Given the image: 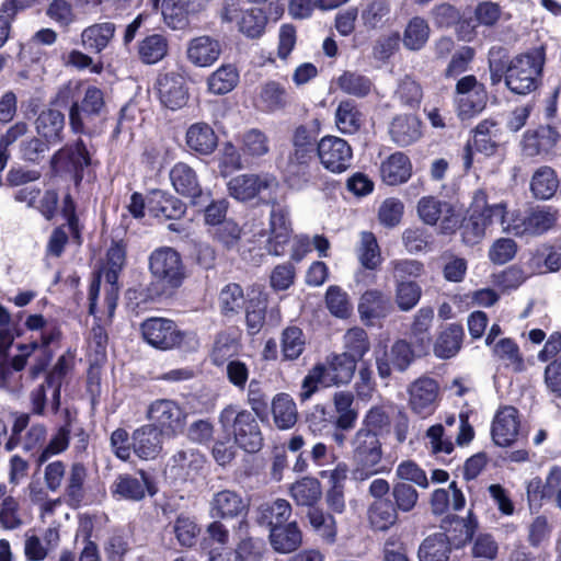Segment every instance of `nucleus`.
<instances>
[{"instance_id": "nucleus-1", "label": "nucleus", "mask_w": 561, "mask_h": 561, "mask_svg": "<svg viewBox=\"0 0 561 561\" xmlns=\"http://www.w3.org/2000/svg\"><path fill=\"white\" fill-rule=\"evenodd\" d=\"M351 477L364 482L374 476L389 473L390 465L383 458L382 444L375 434L358 430L351 439Z\"/></svg>"}, {"instance_id": "nucleus-2", "label": "nucleus", "mask_w": 561, "mask_h": 561, "mask_svg": "<svg viewBox=\"0 0 561 561\" xmlns=\"http://www.w3.org/2000/svg\"><path fill=\"white\" fill-rule=\"evenodd\" d=\"M357 365L345 354H331L323 363L314 365L302 380L300 400H309L319 388L343 386L351 382Z\"/></svg>"}, {"instance_id": "nucleus-3", "label": "nucleus", "mask_w": 561, "mask_h": 561, "mask_svg": "<svg viewBox=\"0 0 561 561\" xmlns=\"http://www.w3.org/2000/svg\"><path fill=\"white\" fill-rule=\"evenodd\" d=\"M505 203L489 204L484 191H477L470 207V215L461 225L462 241L468 245L479 243L485 236L486 230L495 224L502 227L506 222Z\"/></svg>"}, {"instance_id": "nucleus-4", "label": "nucleus", "mask_w": 561, "mask_h": 561, "mask_svg": "<svg viewBox=\"0 0 561 561\" xmlns=\"http://www.w3.org/2000/svg\"><path fill=\"white\" fill-rule=\"evenodd\" d=\"M222 433L240 448L255 453L262 446V434L253 414L236 404L225 407L218 416Z\"/></svg>"}, {"instance_id": "nucleus-5", "label": "nucleus", "mask_w": 561, "mask_h": 561, "mask_svg": "<svg viewBox=\"0 0 561 561\" xmlns=\"http://www.w3.org/2000/svg\"><path fill=\"white\" fill-rule=\"evenodd\" d=\"M545 59L542 48H536L512 58L507 62L505 71L507 89L519 95L535 91L540 82Z\"/></svg>"}, {"instance_id": "nucleus-6", "label": "nucleus", "mask_w": 561, "mask_h": 561, "mask_svg": "<svg viewBox=\"0 0 561 561\" xmlns=\"http://www.w3.org/2000/svg\"><path fill=\"white\" fill-rule=\"evenodd\" d=\"M105 108L104 93L94 85L85 88L82 100L71 104L69 125L75 134L92 136L96 133L94 122Z\"/></svg>"}, {"instance_id": "nucleus-7", "label": "nucleus", "mask_w": 561, "mask_h": 561, "mask_svg": "<svg viewBox=\"0 0 561 561\" xmlns=\"http://www.w3.org/2000/svg\"><path fill=\"white\" fill-rule=\"evenodd\" d=\"M249 501L236 490L224 489L211 494L208 501V515L213 519L229 520L242 517L237 526L240 533H247L249 522L245 518L249 512Z\"/></svg>"}, {"instance_id": "nucleus-8", "label": "nucleus", "mask_w": 561, "mask_h": 561, "mask_svg": "<svg viewBox=\"0 0 561 561\" xmlns=\"http://www.w3.org/2000/svg\"><path fill=\"white\" fill-rule=\"evenodd\" d=\"M149 271L164 287L178 288L185 278V267L180 253L170 247H161L149 255Z\"/></svg>"}, {"instance_id": "nucleus-9", "label": "nucleus", "mask_w": 561, "mask_h": 561, "mask_svg": "<svg viewBox=\"0 0 561 561\" xmlns=\"http://www.w3.org/2000/svg\"><path fill=\"white\" fill-rule=\"evenodd\" d=\"M146 417L161 431L168 438L181 434L185 427L186 413L184 409L172 399H157L152 401L146 412Z\"/></svg>"}, {"instance_id": "nucleus-10", "label": "nucleus", "mask_w": 561, "mask_h": 561, "mask_svg": "<svg viewBox=\"0 0 561 561\" xmlns=\"http://www.w3.org/2000/svg\"><path fill=\"white\" fill-rule=\"evenodd\" d=\"M488 92L483 83L472 75L460 78L455 88V104L461 119L480 114L486 106Z\"/></svg>"}, {"instance_id": "nucleus-11", "label": "nucleus", "mask_w": 561, "mask_h": 561, "mask_svg": "<svg viewBox=\"0 0 561 561\" xmlns=\"http://www.w3.org/2000/svg\"><path fill=\"white\" fill-rule=\"evenodd\" d=\"M25 328L32 333L31 340L28 344L20 345L19 350L42 351L46 357L41 366L34 367L33 374L35 375L43 370L50 359L51 353L48 351V346L58 341L61 333L54 321L42 314H30L25 320Z\"/></svg>"}, {"instance_id": "nucleus-12", "label": "nucleus", "mask_w": 561, "mask_h": 561, "mask_svg": "<svg viewBox=\"0 0 561 561\" xmlns=\"http://www.w3.org/2000/svg\"><path fill=\"white\" fill-rule=\"evenodd\" d=\"M322 167L332 173L348 170L353 161V150L348 142L336 136H324L317 145Z\"/></svg>"}, {"instance_id": "nucleus-13", "label": "nucleus", "mask_w": 561, "mask_h": 561, "mask_svg": "<svg viewBox=\"0 0 561 561\" xmlns=\"http://www.w3.org/2000/svg\"><path fill=\"white\" fill-rule=\"evenodd\" d=\"M439 387L430 377H420L408 387V405L421 419L434 414L437 408Z\"/></svg>"}, {"instance_id": "nucleus-14", "label": "nucleus", "mask_w": 561, "mask_h": 561, "mask_svg": "<svg viewBox=\"0 0 561 561\" xmlns=\"http://www.w3.org/2000/svg\"><path fill=\"white\" fill-rule=\"evenodd\" d=\"M110 492L117 501L139 502L146 494L153 495L156 489L150 477L144 470H139L136 474H118L111 484Z\"/></svg>"}, {"instance_id": "nucleus-15", "label": "nucleus", "mask_w": 561, "mask_h": 561, "mask_svg": "<svg viewBox=\"0 0 561 561\" xmlns=\"http://www.w3.org/2000/svg\"><path fill=\"white\" fill-rule=\"evenodd\" d=\"M210 0H163L162 15L164 23L174 31L185 30L191 18L205 11Z\"/></svg>"}, {"instance_id": "nucleus-16", "label": "nucleus", "mask_w": 561, "mask_h": 561, "mask_svg": "<svg viewBox=\"0 0 561 561\" xmlns=\"http://www.w3.org/2000/svg\"><path fill=\"white\" fill-rule=\"evenodd\" d=\"M141 332L148 344L160 350L173 348L182 341V333L176 324L163 318L147 319L141 324Z\"/></svg>"}, {"instance_id": "nucleus-17", "label": "nucleus", "mask_w": 561, "mask_h": 561, "mask_svg": "<svg viewBox=\"0 0 561 561\" xmlns=\"http://www.w3.org/2000/svg\"><path fill=\"white\" fill-rule=\"evenodd\" d=\"M414 359V352L405 340L396 341L390 351L375 352V360L378 375L381 379L391 376V366L399 371H404Z\"/></svg>"}, {"instance_id": "nucleus-18", "label": "nucleus", "mask_w": 561, "mask_h": 561, "mask_svg": "<svg viewBox=\"0 0 561 561\" xmlns=\"http://www.w3.org/2000/svg\"><path fill=\"white\" fill-rule=\"evenodd\" d=\"M556 215L546 208L531 210L522 219L506 221L503 230L515 236H539L547 232L556 224Z\"/></svg>"}, {"instance_id": "nucleus-19", "label": "nucleus", "mask_w": 561, "mask_h": 561, "mask_svg": "<svg viewBox=\"0 0 561 561\" xmlns=\"http://www.w3.org/2000/svg\"><path fill=\"white\" fill-rule=\"evenodd\" d=\"M275 184V179L272 175L245 173L230 179L227 188L231 197L247 202L255 198Z\"/></svg>"}, {"instance_id": "nucleus-20", "label": "nucleus", "mask_w": 561, "mask_h": 561, "mask_svg": "<svg viewBox=\"0 0 561 561\" xmlns=\"http://www.w3.org/2000/svg\"><path fill=\"white\" fill-rule=\"evenodd\" d=\"M156 87L161 103L172 110L183 107L188 100V91L183 76L175 72L160 75Z\"/></svg>"}, {"instance_id": "nucleus-21", "label": "nucleus", "mask_w": 561, "mask_h": 561, "mask_svg": "<svg viewBox=\"0 0 561 561\" xmlns=\"http://www.w3.org/2000/svg\"><path fill=\"white\" fill-rule=\"evenodd\" d=\"M290 233L289 210L287 207L274 203L270 213L268 252L276 256L282 255Z\"/></svg>"}, {"instance_id": "nucleus-22", "label": "nucleus", "mask_w": 561, "mask_h": 561, "mask_svg": "<svg viewBox=\"0 0 561 561\" xmlns=\"http://www.w3.org/2000/svg\"><path fill=\"white\" fill-rule=\"evenodd\" d=\"M165 435L153 425H142L131 434V447L134 454L141 460L158 458L163 448Z\"/></svg>"}, {"instance_id": "nucleus-23", "label": "nucleus", "mask_w": 561, "mask_h": 561, "mask_svg": "<svg viewBox=\"0 0 561 561\" xmlns=\"http://www.w3.org/2000/svg\"><path fill=\"white\" fill-rule=\"evenodd\" d=\"M561 141V133L551 125L540 126L524 134L522 148L527 156L551 153Z\"/></svg>"}, {"instance_id": "nucleus-24", "label": "nucleus", "mask_w": 561, "mask_h": 561, "mask_svg": "<svg viewBox=\"0 0 561 561\" xmlns=\"http://www.w3.org/2000/svg\"><path fill=\"white\" fill-rule=\"evenodd\" d=\"M518 411L511 405L501 408L492 422L491 434L494 443L499 446L513 444L519 434Z\"/></svg>"}, {"instance_id": "nucleus-25", "label": "nucleus", "mask_w": 561, "mask_h": 561, "mask_svg": "<svg viewBox=\"0 0 561 561\" xmlns=\"http://www.w3.org/2000/svg\"><path fill=\"white\" fill-rule=\"evenodd\" d=\"M54 165L64 164L75 172L77 182L82 179V171L91 163V153L82 139L59 149L51 158Z\"/></svg>"}, {"instance_id": "nucleus-26", "label": "nucleus", "mask_w": 561, "mask_h": 561, "mask_svg": "<svg viewBox=\"0 0 561 561\" xmlns=\"http://www.w3.org/2000/svg\"><path fill=\"white\" fill-rule=\"evenodd\" d=\"M147 208L153 217L160 220H178L186 211V206L182 201L161 190H152L148 194Z\"/></svg>"}, {"instance_id": "nucleus-27", "label": "nucleus", "mask_w": 561, "mask_h": 561, "mask_svg": "<svg viewBox=\"0 0 561 561\" xmlns=\"http://www.w3.org/2000/svg\"><path fill=\"white\" fill-rule=\"evenodd\" d=\"M313 152L307 150H291L283 167L286 181L291 187L301 188L311 180L310 165Z\"/></svg>"}, {"instance_id": "nucleus-28", "label": "nucleus", "mask_w": 561, "mask_h": 561, "mask_svg": "<svg viewBox=\"0 0 561 561\" xmlns=\"http://www.w3.org/2000/svg\"><path fill=\"white\" fill-rule=\"evenodd\" d=\"M30 400L33 414H56L60 407V387L45 379L31 391Z\"/></svg>"}, {"instance_id": "nucleus-29", "label": "nucleus", "mask_w": 561, "mask_h": 561, "mask_svg": "<svg viewBox=\"0 0 561 561\" xmlns=\"http://www.w3.org/2000/svg\"><path fill=\"white\" fill-rule=\"evenodd\" d=\"M379 172L387 185H400L411 178L412 162L405 153L398 151L381 161Z\"/></svg>"}, {"instance_id": "nucleus-30", "label": "nucleus", "mask_w": 561, "mask_h": 561, "mask_svg": "<svg viewBox=\"0 0 561 561\" xmlns=\"http://www.w3.org/2000/svg\"><path fill=\"white\" fill-rule=\"evenodd\" d=\"M221 54L220 43L207 35L198 36L188 42L186 56L196 67H209Z\"/></svg>"}, {"instance_id": "nucleus-31", "label": "nucleus", "mask_w": 561, "mask_h": 561, "mask_svg": "<svg viewBox=\"0 0 561 561\" xmlns=\"http://www.w3.org/2000/svg\"><path fill=\"white\" fill-rule=\"evenodd\" d=\"M30 416L28 414H21L19 415L13 424L12 427V435L5 443L7 450H12L16 446L21 445L22 448L26 451H31L34 449L38 444H41L46 436V428L43 425H33L26 433L24 439L20 440L21 433L26 428L28 425Z\"/></svg>"}, {"instance_id": "nucleus-32", "label": "nucleus", "mask_w": 561, "mask_h": 561, "mask_svg": "<svg viewBox=\"0 0 561 561\" xmlns=\"http://www.w3.org/2000/svg\"><path fill=\"white\" fill-rule=\"evenodd\" d=\"M170 180L179 194L192 198L194 203L202 196L203 191L197 174L188 164L175 163L170 171Z\"/></svg>"}, {"instance_id": "nucleus-33", "label": "nucleus", "mask_w": 561, "mask_h": 561, "mask_svg": "<svg viewBox=\"0 0 561 561\" xmlns=\"http://www.w3.org/2000/svg\"><path fill=\"white\" fill-rule=\"evenodd\" d=\"M422 124L414 115H399L394 117L389 127L393 142L400 147L410 146L420 139Z\"/></svg>"}, {"instance_id": "nucleus-34", "label": "nucleus", "mask_w": 561, "mask_h": 561, "mask_svg": "<svg viewBox=\"0 0 561 561\" xmlns=\"http://www.w3.org/2000/svg\"><path fill=\"white\" fill-rule=\"evenodd\" d=\"M445 536L449 540L450 547L459 549L473 539V535L478 529V520L471 512L466 518L454 516L449 522H445L443 526Z\"/></svg>"}, {"instance_id": "nucleus-35", "label": "nucleus", "mask_w": 561, "mask_h": 561, "mask_svg": "<svg viewBox=\"0 0 561 561\" xmlns=\"http://www.w3.org/2000/svg\"><path fill=\"white\" fill-rule=\"evenodd\" d=\"M466 497L453 481L447 489H436L431 496V510L434 515H443L450 510L460 511L465 507Z\"/></svg>"}, {"instance_id": "nucleus-36", "label": "nucleus", "mask_w": 561, "mask_h": 561, "mask_svg": "<svg viewBox=\"0 0 561 561\" xmlns=\"http://www.w3.org/2000/svg\"><path fill=\"white\" fill-rule=\"evenodd\" d=\"M270 542L278 553H290L302 542V535L296 522L277 525L270 529Z\"/></svg>"}, {"instance_id": "nucleus-37", "label": "nucleus", "mask_w": 561, "mask_h": 561, "mask_svg": "<svg viewBox=\"0 0 561 561\" xmlns=\"http://www.w3.org/2000/svg\"><path fill=\"white\" fill-rule=\"evenodd\" d=\"M185 138L187 147L199 154H210L218 144L217 135L206 123L191 125Z\"/></svg>"}, {"instance_id": "nucleus-38", "label": "nucleus", "mask_w": 561, "mask_h": 561, "mask_svg": "<svg viewBox=\"0 0 561 561\" xmlns=\"http://www.w3.org/2000/svg\"><path fill=\"white\" fill-rule=\"evenodd\" d=\"M240 150L244 161L261 159L271 150L270 137L259 128L248 129L240 137Z\"/></svg>"}, {"instance_id": "nucleus-39", "label": "nucleus", "mask_w": 561, "mask_h": 561, "mask_svg": "<svg viewBox=\"0 0 561 561\" xmlns=\"http://www.w3.org/2000/svg\"><path fill=\"white\" fill-rule=\"evenodd\" d=\"M37 134L47 142L57 144L61 140L65 127L64 114L54 108L44 110L35 121Z\"/></svg>"}, {"instance_id": "nucleus-40", "label": "nucleus", "mask_w": 561, "mask_h": 561, "mask_svg": "<svg viewBox=\"0 0 561 561\" xmlns=\"http://www.w3.org/2000/svg\"><path fill=\"white\" fill-rule=\"evenodd\" d=\"M391 309L389 298L379 289L366 290L359 300L358 312L362 319L383 318Z\"/></svg>"}, {"instance_id": "nucleus-41", "label": "nucleus", "mask_w": 561, "mask_h": 561, "mask_svg": "<svg viewBox=\"0 0 561 561\" xmlns=\"http://www.w3.org/2000/svg\"><path fill=\"white\" fill-rule=\"evenodd\" d=\"M500 129L493 119H484L474 128L472 147L485 156H493L499 146Z\"/></svg>"}, {"instance_id": "nucleus-42", "label": "nucleus", "mask_w": 561, "mask_h": 561, "mask_svg": "<svg viewBox=\"0 0 561 561\" xmlns=\"http://www.w3.org/2000/svg\"><path fill=\"white\" fill-rule=\"evenodd\" d=\"M115 33V25L111 22L98 23L85 27L81 33L83 47L99 54L107 47Z\"/></svg>"}, {"instance_id": "nucleus-43", "label": "nucleus", "mask_w": 561, "mask_h": 561, "mask_svg": "<svg viewBox=\"0 0 561 561\" xmlns=\"http://www.w3.org/2000/svg\"><path fill=\"white\" fill-rule=\"evenodd\" d=\"M274 424L279 430L291 428L298 420L297 405L288 393H277L272 400Z\"/></svg>"}, {"instance_id": "nucleus-44", "label": "nucleus", "mask_w": 561, "mask_h": 561, "mask_svg": "<svg viewBox=\"0 0 561 561\" xmlns=\"http://www.w3.org/2000/svg\"><path fill=\"white\" fill-rule=\"evenodd\" d=\"M169 51V41L162 34H151L144 37L137 45L140 61L145 65H154L161 61Z\"/></svg>"}, {"instance_id": "nucleus-45", "label": "nucleus", "mask_w": 561, "mask_h": 561, "mask_svg": "<svg viewBox=\"0 0 561 561\" xmlns=\"http://www.w3.org/2000/svg\"><path fill=\"white\" fill-rule=\"evenodd\" d=\"M559 179L556 171L547 165L538 168L530 179V192L537 199H550L558 191Z\"/></svg>"}, {"instance_id": "nucleus-46", "label": "nucleus", "mask_w": 561, "mask_h": 561, "mask_svg": "<svg viewBox=\"0 0 561 561\" xmlns=\"http://www.w3.org/2000/svg\"><path fill=\"white\" fill-rule=\"evenodd\" d=\"M434 319V310L431 307H422L413 317L410 329V339L416 348L426 350L431 344L430 329Z\"/></svg>"}, {"instance_id": "nucleus-47", "label": "nucleus", "mask_w": 561, "mask_h": 561, "mask_svg": "<svg viewBox=\"0 0 561 561\" xmlns=\"http://www.w3.org/2000/svg\"><path fill=\"white\" fill-rule=\"evenodd\" d=\"M463 337L462 327L447 325L437 336L434 344V354L439 358H451L460 350Z\"/></svg>"}, {"instance_id": "nucleus-48", "label": "nucleus", "mask_w": 561, "mask_h": 561, "mask_svg": "<svg viewBox=\"0 0 561 561\" xmlns=\"http://www.w3.org/2000/svg\"><path fill=\"white\" fill-rule=\"evenodd\" d=\"M343 352L348 359H353L357 365L358 362H363L364 356L370 350V341L367 332L358 327L348 329L343 335L342 340Z\"/></svg>"}, {"instance_id": "nucleus-49", "label": "nucleus", "mask_w": 561, "mask_h": 561, "mask_svg": "<svg viewBox=\"0 0 561 561\" xmlns=\"http://www.w3.org/2000/svg\"><path fill=\"white\" fill-rule=\"evenodd\" d=\"M291 515L290 504L283 499H277L271 503H263L257 508V523L266 525L272 529L277 525H284Z\"/></svg>"}, {"instance_id": "nucleus-50", "label": "nucleus", "mask_w": 561, "mask_h": 561, "mask_svg": "<svg viewBox=\"0 0 561 561\" xmlns=\"http://www.w3.org/2000/svg\"><path fill=\"white\" fill-rule=\"evenodd\" d=\"M451 552L448 538L443 533L434 534L423 540L419 547L420 561H447Z\"/></svg>"}, {"instance_id": "nucleus-51", "label": "nucleus", "mask_w": 561, "mask_h": 561, "mask_svg": "<svg viewBox=\"0 0 561 561\" xmlns=\"http://www.w3.org/2000/svg\"><path fill=\"white\" fill-rule=\"evenodd\" d=\"M356 255L360 265L367 270H376L382 262L381 251L375 234L362 231L356 245Z\"/></svg>"}, {"instance_id": "nucleus-52", "label": "nucleus", "mask_w": 561, "mask_h": 561, "mask_svg": "<svg viewBox=\"0 0 561 561\" xmlns=\"http://www.w3.org/2000/svg\"><path fill=\"white\" fill-rule=\"evenodd\" d=\"M363 123V114L352 100L339 103L335 110V125L342 134L353 135L357 133Z\"/></svg>"}, {"instance_id": "nucleus-53", "label": "nucleus", "mask_w": 561, "mask_h": 561, "mask_svg": "<svg viewBox=\"0 0 561 561\" xmlns=\"http://www.w3.org/2000/svg\"><path fill=\"white\" fill-rule=\"evenodd\" d=\"M259 102L266 112L284 110L290 102L288 91L276 81H268L261 87Z\"/></svg>"}, {"instance_id": "nucleus-54", "label": "nucleus", "mask_w": 561, "mask_h": 561, "mask_svg": "<svg viewBox=\"0 0 561 561\" xmlns=\"http://www.w3.org/2000/svg\"><path fill=\"white\" fill-rule=\"evenodd\" d=\"M238 30L249 38L261 37L267 24V15L261 8H249L241 12L236 22Z\"/></svg>"}, {"instance_id": "nucleus-55", "label": "nucleus", "mask_w": 561, "mask_h": 561, "mask_svg": "<svg viewBox=\"0 0 561 561\" xmlns=\"http://www.w3.org/2000/svg\"><path fill=\"white\" fill-rule=\"evenodd\" d=\"M321 494V484L313 478H304L290 486V496L298 505L312 506Z\"/></svg>"}, {"instance_id": "nucleus-56", "label": "nucleus", "mask_w": 561, "mask_h": 561, "mask_svg": "<svg viewBox=\"0 0 561 561\" xmlns=\"http://www.w3.org/2000/svg\"><path fill=\"white\" fill-rule=\"evenodd\" d=\"M87 468L81 462L72 463L65 488V495L71 505H79L84 497Z\"/></svg>"}, {"instance_id": "nucleus-57", "label": "nucleus", "mask_w": 561, "mask_h": 561, "mask_svg": "<svg viewBox=\"0 0 561 561\" xmlns=\"http://www.w3.org/2000/svg\"><path fill=\"white\" fill-rule=\"evenodd\" d=\"M368 518L377 530H386L397 520V508L389 501H374L368 508Z\"/></svg>"}, {"instance_id": "nucleus-58", "label": "nucleus", "mask_w": 561, "mask_h": 561, "mask_svg": "<svg viewBox=\"0 0 561 561\" xmlns=\"http://www.w3.org/2000/svg\"><path fill=\"white\" fill-rule=\"evenodd\" d=\"M390 14L388 0H369L362 10L360 19L366 28L376 30L381 27Z\"/></svg>"}, {"instance_id": "nucleus-59", "label": "nucleus", "mask_w": 561, "mask_h": 561, "mask_svg": "<svg viewBox=\"0 0 561 561\" xmlns=\"http://www.w3.org/2000/svg\"><path fill=\"white\" fill-rule=\"evenodd\" d=\"M337 85L344 93L356 98H365L373 89V82L368 77L353 71L341 75Z\"/></svg>"}, {"instance_id": "nucleus-60", "label": "nucleus", "mask_w": 561, "mask_h": 561, "mask_svg": "<svg viewBox=\"0 0 561 561\" xmlns=\"http://www.w3.org/2000/svg\"><path fill=\"white\" fill-rule=\"evenodd\" d=\"M430 27L426 21L415 16L408 23L403 34V45L410 50L421 49L427 42Z\"/></svg>"}, {"instance_id": "nucleus-61", "label": "nucleus", "mask_w": 561, "mask_h": 561, "mask_svg": "<svg viewBox=\"0 0 561 561\" xmlns=\"http://www.w3.org/2000/svg\"><path fill=\"white\" fill-rule=\"evenodd\" d=\"M306 339L298 327H288L282 333L280 347L285 359L295 360L304 352Z\"/></svg>"}, {"instance_id": "nucleus-62", "label": "nucleus", "mask_w": 561, "mask_h": 561, "mask_svg": "<svg viewBox=\"0 0 561 561\" xmlns=\"http://www.w3.org/2000/svg\"><path fill=\"white\" fill-rule=\"evenodd\" d=\"M426 447L433 455H449L454 450L451 436L442 423L430 426L425 432Z\"/></svg>"}, {"instance_id": "nucleus-63", "label": "nucleus", "mask_w": 561, "mask_h": 561, "mask_svg": "<svg viewBox=\"0 0 561 561\" xmlns=\"http://www.w3.org/2000/svg\"><path fill=\"white\" fill-rule=\"evenodd\" d=\"M238 72L234 67L221 66L208 78V90L214 94H226L230 92L238 82Z\"/></svg>"}, {"instance_id": "nucleus-64", "label": "nucleus", "mask_w": 561, "mask_h": 561, "mask_svg": "<svg viewBox=\"0 0 561 561\" xmlns=\"http://www.w3.org/2000/svg\"><path fill=\"white\" fill-rule=\"evenodd\" d=\"M493 352L506 367H511L514 371L519 373L525 369V364L520 355L519 347L513 340H500L495 344Z\"/></svg>"}]
</instances>
